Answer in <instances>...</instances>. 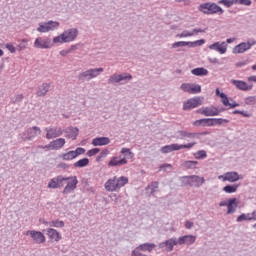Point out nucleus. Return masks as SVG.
Instances as JSON below:
<instances>
[{
    "mask_svg": "<svg viewBox=\"0 0 256 256\" xmlns=\"http://www.w3.org/2000/svg\"><path fill=\"white\" fill-rule=\"evenodd\" d=\"M198 11L203 13L204 15H215L219 13V15H223L225 11L219 5L213 2H205L198 6Z\"/></svg>",
    "mask_w": 256,
    "mask_h": 256,
    "instance_id": "obj_1",
    "label": "nucleus"
},
{
    "mask_svg": "<svg viewBox=\"0 0 256 256\" xmlns=\"http://www.w3.org/2000/svg\"><path fill=\"white\" fill-rule=\"evenodd\" d=\"M116 182H117V187L119 190V189H121V187H125V185H127V183H129V178H127L125 176H121L119 178H116Z\"/></svg>",
    "mask_w": 256,
    "mask_h": 256,
    "instance_id": "obj_34",
    "label": "nucleus"
},
{
    "mask_svg": "<svg viewBox=\"0 0 256 256\" xmlns=\"http://www.w3.org/2000/svg\"><path fill=\"white\" fill-rule=\"evenodd\" d=\"M197 113H200V115H205V117H217V115H219L217 107L215 106L200 108L197 110Z\"/></svg>",
    "mask_w": 256,
    "mask_h": 256,
    "instance_id": "obj_17",
    "label": "nucleus"
},
{
    "mask_svg": "<svg viewBox=\"0 0 256 256\" xmlns=\"http://www.w3.org/2000/svg\"><path fill=\"white\" fill-rule=\"evenodd\" d=\"M175 139H199V134L187 132L185 130H179L175 133Z\"/></svg>",
    "mask_w": 256,
    "mask_h": 256,
    "instance_id": "obj_19",
    "label": "nucleus"
},
{
    "mask_svg": "<svg viewBox=\"0 0 256 256\" xmlns=\"http://www.w3.org/2000/svg\"><path fill=\"white\" fill-rule=\"evenodd\" d=\"M200 105H203L200 97L191 98L183 103V111H190V109H195V107H199Z\"/></svg>",
    "mask_w": 256,
    "mask_h": 256,
    "instance_id": "obj_12",
    "label": "nucleus"
},
{
    "mask_svg": "<svg viewBox=\"0 0 256 256\" xmlns=\"http://www.w3.org/2000/svg\"><path fill=\"white\" fill-rule=\"evenodd\" d=\"M77 157L75 156V152L74 151H69L65 154L62 155V159L64 161H72V159H76Z\"/></svg>",
    "mask_w": 256,
    "mask_h": 256,
    "instance_id": "obj_38",
    "label": "nucleus"
},
{
    "mask_svg": "<svg viewBox=\"0 0 256 256\" xmlns=\"http://www.w3.org/2000/svg\"><path fill=\"white\" fill-rule=\"evenodd\" d=\"M69 53H71V50H62V51H60V55L62 57H67V55H69Z\"/></svg>",
    "mask_w": 256,
    "mask_h": 256,
    "instance_id": "obj_62",
    "label": "nucleus"
},
{
    "mask_svg": "<svg viewBox=\"0 0 256 256\" xmlns=\"http://www.w3.org/2000/svg\"><path fill=\"white\" fill-rule=\"evenodd\" d=\"M180 89L182 91H184L185 93H191V84L189 83H183L181 86H180Z\"/></svg>",
    "mask_w": 256,
    "mask_h": 256,
    "instance_id": "obj_51",
    "label": "nucleus"
},
{
    "mask_svg": "<svg viewBox=\"0 0 256 256\" xmlns=\"http://www.w3.org/2000/svg\"><path fill=\"white\" fill-rule=\"evenodd\" d=\"M175 245H179L178 240L175 238H170L168 240H165L164 242L159 243L158 247L159 249H166L168 253H171Z\"/></svg>",
    "mask_w": 256,
    "mask_h": 256,
    "instance_id": "obj_14",
    "label": "nucleus"
},
{
    "mask_svg": "<svg viewBox=\"0 0 256 256\" xmlns=\"http://www.w3.org/2000/svg\"><path fill=\"white\" fill-rule=\"evenodd\" d=\"M220 99H222V103L225 107H229L230 102H229V98L227 97V94L225 93H221L220 94Z\"/></svg>",
    "mask_w": 256,
    "mask_h": 256,
    "instance_id": "obj_49",
    "label": "nucleus"
},
{
    "mask_svg": "<svg viewBox=\"0 0 256 256\" xmlns=\"http://www.w3.org/2000/svg\"><path fill=\"white\" fill-rule=\"evenodd\" d=\"M34 46L37 49H51L53 47V44L51 43L50 38L43 39L39 37L35 40Z\"/></svg>",
    "mask_w": 256,
    "mask_h": 256,
    "instance_id": "obj_16",
    "label": "nucleus"
},
{
    "mask_svg": "<svg viewBox=\"0 0 256 256\" xmlns=\"http://www.w3.org/2000/svg\"><path fill=\"white\" fill-rule=\"evenodd\" d=\"M87 165H89V158H82L74 163V167L79 168L87 167Z\"/></svg>",
    "mask_w": 256,
    "mask_h": 256,
    "instance_id": "obj_36",
    "label": "nucleus"
},
{
    "mask_svg": "<svg viewBox=\"0 0 256 256\" xmlns=\"http://www.w3.org/2000/svg\"><path fill=\"white\" fill-rule=\"evenodd\" d=\"M197 165H199V162H197V161H185L183 164V166L186 169H196Z\"/></svg>",
    "mask_w": 256,
    "mask_h": 256,
    "instance_id": "obj_39",
    "label": "nucleus"
},
{
    "mask_svg": "<svg viewBox=\"0 0 256 256\" xmlns=\"http://www.w3.org/2000/svg\"><path fill=\"white\" fill-rule=\"evenodd\" d=\"M99 151H101V149H99V148H93L91 150H88L87 156L88 157H95V155H97V153H99Z\"/></svg>",
    "mask_w": 256,
    "mask_h": 256,
    "instance_id": "obj_54",
    "label": "nucleus"
},
{
    "mask_svg": "<svg viewBox=\"0 0 256 256\" xmlns=\"http://www.w3.org/2000/svg\"><path fill=\"white\" fill-rule=\"evenodd\" d=\"M47 27H49V31H55V29H58L60 23L57 21L50 20L46 22Z\"/></svg>",
    "mask_w": 256,
    "mask_h": 256,
    "instance_id": "obj_42",
    "label": "nucleus"
},
{
    "mask_svg": "<svg viewBox=\"0 0 256 256\" xmlns=\"http://www.w3.org/2000/svg\"><path fill=\"white\" fill-rule=\"evenodd\" d=\"M49 89H51V84H49V83L42 84L38 88L37 96L38 97H45L47 95V93H49Z\"/></svg>",
    "mask_w": 256,
    "mask_h": 256,
    "instance_id": "obj_30",
    "label": "nucleus"
},
{
    "mask_svg": "<svg viewBox=\"0 0 256 256\" xmlns=\"http://www.w3.org/2000/svg\"><path fill=\"white\" fill-rule=\"evenodd\" d=\"M205 45V39L196 40L194 42L179 41L172 44V49H178V47H201Z\"/></svg>",
    "mask_w": 256,
    "mask_h": 256,
    "instance_id": "obj_8",
    "label": "nucleus"
},
{
    "mask_svg": "<svg viewBox=\"0 0 256 256\" xmlns=\"http://www.w3.org/2000/svg\"><path fill=\"white\" fill-rule=\"evenodd\" d=\"M6 49H8L10 53H15V51H17V48H15V46H13L12 44H6Z\"/></svg>",
    "mask_w": 256,
    "mask_h": 256,
    "instance_id": "obj_60",
    "label": "nucleus"
},
{
    "mask_svg": "<svg viewBox=\"0 0 256 256\" xmlns=\"http://www.w3.org/2000/svg\"><path fill=\"white\" fill-rule=\"evenodd\" d=\"M207 118H203V119H200V120H196L194 122V125H196V127H199L202 125V127H207Z\"/></svg>",
    "mask_w": 256,
    "mask_h": 256,
    "instance_id": "obj_52",
    "label": "nucleus"
},
{
    "mask_svg": "<svg viewBox=\"0 0 256 256\" xmlns=\"http://www.w3.org/2000/svg\"><path fill=\"white\" fill-rule=\"evenodd\" d=\"M46 139H56V137H61L63 135V129L61 127H50L45 128Z\"/></svg>",
    "mask_w": 256,
    "mask_h": 256,
    "instance_id": "obj_15",
    "label": "nucleus"
},
{
    "mask_svg": "<svg viewBox=\"0 0 256 256\" xmlns=\"http://www.w3.org/2000/svg\"><path fill=\"white\" fill-rule=\"evenodd\" d=\"M180 181L184 187H196L199 189L203 183H205V178L198 175L182 176Z\"/></svg>",
    "mask_w": 256,
    "mask_h": 256,
    "instance_id": "obj_3",
    "label": "nucleus"
},
{
    "mask_svg": "<svg viewBox=\"0 0 256 256\" xmlns=\"http://www.w3.org/2000/svg\"><path fill=\"white\" fill-rule=\"evenodd\" d=\"M197 93H201V85H199V84H191V86H190V94L197 95Z\"/></svg>",
    "mask_w": 256,
    "mask_h": 256,
    "instance_id": "obj_40",
    "label": "nucleus"
},
{
    "mask_svg": "<svg viewBox=\"0 0 256 256\" xmlns=\"http://www.w3.org/2000/svg\"><path fill=\"white\" fill-rule=\"evenodd\" d=\"M233 115H242V117H251V114L249 112L241 111V110H234Z\"/></svg>",
    "mask_w": 256,
    "mask_h": 256,
    "instance_id": "obj_53",
    "label": "nucleus"
},
{
    "mask_svg": "<svg viewBox=\"0 0 256 256\" xmlns=\"http://www.w3.org/2000/svg\"><path fill=\"white\" fill-rule=\"evenodd\" d=\"M65 177L63 176H57L55 178H52L50 182L48 183L49 189H61L63 187V182L65 181Z\"/></svg>",
    "mask_w": 256,
    "mask_h": 256,
    "instance_id": "obj_20",
    "label": "nucleus"
},
{
    "mask_svg": "<svg viewBox=\"0 0 256 256\" xmlns=\"http://www.w3.org/2000/svg\"><path fill=\"white\" fill-rule=\"evenodd\" d=\"M219 5H224L225 7H233V5H237V0H220L218 1Z\"/></svg>",
    "mask_w": 256,
    "mask_h": 256,
    "instance_id": "obj_37",
    "label": "nucleus"
},
{
    "mask_svg": "<svg viewBox=\"0 0 256 256\" xmlns=\"http://www.w3.org/2000/svg\"><path fill=\"white\" fill-rule=\"evenodd\" d=\"M196 237L193 235H185L178 238L179 245H193L196 241Z\"/></svg>",
    "mask_w": 256,
    "mask_h": 256,
    "instance_id": "obj_22",
    "label": "nucleus"
},
{
    "mask_svg": "<svg viewBox=\"0 0 256 256\" xmlns=\"http://www.w3.org/2000/svg\"><path fill=\"white\" fill-rule=\"evenodd\" d=\"M195 145H197V142H191L188 144H178V151H181V149H193V147H195Z\"/></svg>",
    "mask_w": 256,
    "mask_h": 256,
    "instance_id": "obj_43",
    "label": "nucleus"
},
{
    "mask_svg": "<svg viewBox=\"0 0 256 256\" xmlns=\"http://www.w3.org/2000/svg\"><path fill=\"white\" fill-rule=\"evenodd\" d=\"M106 191H119V187L117 186V176H114V178L109 179L105 185H104Z\"/></svg>",
    "mask_w": 256,
    "mask_h": 256,
    "instance_id": "obj_25",
    "label": "nucleus"
},
{
    "mask_svg": "<svg viewBox=\"0 0 256 256\" xmlns=\"http://www.w3.org/2000/svg\"><path fill=\"white\" fill-rule=\"evenodd\" d=\"M173 151H179V144L166 145L161 148V153H173Z\"/></svg>",
    "mask_w": 256,
    "mask_h": 256,
    "instance_id": "obj_33",
    "label": "nucleus"
},
{
    "mask_svg": "<svg viewBox=\"0 0 256 256\" xmlns=\"http://www.w3.org/2000/svg\"><path fill=\"white\" fill-rule=\"evenodd\" d=\"M25 235L31 236V239H33L34 243H37L38 245L45 243V235L42 232L36 230H28L26 231Z\"/></svg>",
    "mask_w": 256,
    "mask_h": 256,
    "instance_id": "obj_11",
    "label": "nucleus"
},
{
    "mask_svg": "<svg viewBox=\"0 0 256 256\" xmlns=\"http://www.w3.org/2000/svg\"><path fill=\"white\" fill-rule=\"evenodd\" d=\"M231 83L234 84L240 91H251L253 86H249L247 82L241 80H231Z\"/></svg>",
    "mask_w": 256,
    "mask_h": 256,
    "instance_id": "obj_24",
    "label": "nucleus"
},
{
    "mask_svg": "<svg viewBox=\"0 0 256 256\" xmlns=\"http://www.w3.org/2000/svg\"><path fill=\"white\" fill-rule=\"evenodd\" d=\"M192 75H196V77H205L209 75V71L203 67L194 68L191 70Z\"/></svg>",
    "mask_w": 256,
    "mask_h": 256,
    "instance_id": "obj_32",
    "label": "nucleus"
},
{
    "mask_svg": "<svg viewBox=\"0 0 256 256\" xmlns=\"http://www.w3.org/2000/svg\"><path fill=\"white\" fill-rule=\"evenodd\" d=\"M27 48V39H23L22 42L16 47V51H23Z\"/></svg>",
    "mask_w": 256,
    "mask_h": 256,
    "instance_id": "obj_50",
    "label": "nucleus"
},
{
    "mask_svg": "<svg viewBox=\"0 0 256 256\" xmlns=\"http://www.w3.org/2000/svg\"><path fill=\"white\" fill-rule=\"evenodd\" d=\"M215 125H223V123H229V120L223 118H214Z\"/></svg>",
    "mask_w": 256,
    "mask_h": 256,
    "instance_id": "obj_56",
    "label": "nucleus"
},
{
    "mask_svg": "<svg viewBox=\"0 0 256 256\" xmlns=\"http://www.w3.org/2000/svg\"><path fill=\"white\" fill-rule=\"evenodd\" d=\"M193 222H191V221H186L185 222V227H186V229H193Z\"/></svg>",
    "mask_w": 256,
    "mask_h": 256,
    "instance_id": "obj_61",
    "label": "nucleus"
},
{
    "mask_svg": "<svg viewBox=\"0 0 256 256\" xmlns=\"http://www.w3.org/2000/svg\"><path fill=\"white\" fill-rule=\"evenodd\" d=\"M49 227L63 228L65 227V222L61 220H53L49 222Z\"/></svg>",
    "mask_w": 256,
    "mask_h": 256,
    "instance_id": "obj_41",
    "label": "nucleus"
},
{
    "mask_svg": "<svg viewBox=\"0 0 256 256\" xmlns=\"http://www.w3.org/2000/svg\"><path fill=\"white\" fill-rule=\"evenodd\" d=\"M207 31V28L201 29V28H195L192 31L184 30L182 33L177 34V37H193V35L197 33H205Z\"/></svg>",
    "mask_w": 256,
    "mask_h": 256,
    "instance_id": "obj_27",
    "label": "nucleus"
},
{
    "mask_svg": "<svg viewBox=\"0 0 256 256\" xmlns=\"http://www.w3.org/2000/svg\"><path fill=\"white\" fill-rule=\"evenodd\" d=\"M238 205H239V202H237V198H230L228 200L227 215H231L232 213H235L237 211Z\"/></svg>",
    "mask_w": 256,
    "mask_h": 256,
    "instance_id": "obj_28",
    "label": "nucleus"
},
{
    "mask_svg": "<svg viewBox=\"0 0 256 256\" xmlns=\"http://www.w3.org/2000/svg\"><path fill=\"white\" fill-rule=\"evenodd\" d=\"M41 135V128L34 126L32 128H28L24 133L21 134L23 141H33L35 137Z\"/></svg>",
    "mask_w": 256,
    "mask_h": 256,
    "instance_id": "obj_6",
    "label": "nucleus"
},
{
    "mask_svg": "<svg viewBox=\"0 0 256 256\" xmlns=\"http://www.w3.org/2000/svg\"><path fill=\"white\" fill-rule=\"evenodd\" d=\"M208 49L212 51H217L220 55H225L227 53V42H215L208 46Z\"/></svg>",
    "mask_w": 256,
    "mask_h": 256,
    "instance_id": "obj_18",
    "label": "nucleus"
},
{
    "mask_svg": "<svg viewBox=\"0 0 256 256\" xmlns=\"http://www.w3.org/2000/svg\"><path fill=\"white\" fill-rule=\"evenodd\" d=\"M65 139L64 138H58L52 142H50L46 146H39L40 149H50L51 151H58V149H63L65 147Z\"/></svg>",
    "mask_w": 256,
    "mask_h": 256,
    "instance_id": "obj_10",
    "label": "nucleus"
},
{
    "mask_svg": "<svg viewBox=\"0 0 256 256\" xmlns=\"http://www.w3.org/2000/svg\"><path fill=\"white\" fill-rule=\"evenodd\" d=\"M77 35H79V30H77V28H70L64 31L60 36L54 37L53 43H71V41L77 39Z\"/></svg>",
    "mask_w": 256,
    "mask_h": 256,
    "instance_id": "obj_2",
    "label": "nucleus"
},
{
    "mask_svg": "<svg viewBox=\"0 0 256 256\" xmlns=\"http://www.w3.org/2000/svg\"><path fill=\"white\" fill-rule=\"evenodd\" d=\"M251 0H236V5H245L246 7H250Z\"/></svg>",
    "mask_w": 256,
    "mask_h": 256,
    "instance_id": "obj_55",
    "label": "nucleus"
},
{
    "mask_svg": "<svg viewBox=\"0 0 256 256\" xmlns=\"http://www.w3.org/2000/svg\"><path fill=\"white\" fill-rule=\"evenodd\" d=\"M122 155H125V157H131L133 153L131 152V149L129 148H122L121 149Z\"/></svg>",
    "mask_w": 256,
    "mask_h": 256,
    "instance_id": "obj_57",
    "label": "nucleus"
},
{
    "mask_svg": "<svg viewBox=\"0 0 256 256\" xmlns=\"http://www.w3.org/2000/svg\"><path fill=\"white\" fill-rule=\"evenodd\" d=\"M123 165H127V158H121L114 156L108 163V167H121Z\"/></svg>",
    "mask_w": 256,
    "mask_h": 256,
    "instance_id": "obj_21",
    "label": "nucleus"
},
{
    "mask_svg": "<svg viewBox=\"0 0 256 256\" xmlns=\"http://www.w3.org/2000/svg\"><path fill=\"white\" fill-rule=\"evenodd\" d=\"M159 188V182H152L150 185V189H158Z\"/></svg>",
    "mask_w": 256,
    "mask_h": 256,
    "instance_id": "obj_63",
    "label": "nucleus"
},
{
    "mask_svg": "<svg viewBox=\"0 0 256 256\" xmlns=\"http://www.w3.org/2000/svg\"><path fill=\"white\" fill-rule=\"evenodd\" d=\"M24 96L23 94H18L16 96H14L13 98H11V103L12 105H15L17 103H21V101H23Z\"/></svg>",
    "mask_w": 256,
    "mask_h": 256,
    "instance_id": "obj_45",
    "label": "nucleus"
},
{
    "mask_svg": "<svg viewBox=\"0 0 256 256\" xmlns=\"http://www.w3.org/2000/svg\"><path fill=\"white\" fill-rule=\"evenodd\" d=\"M63 133H66V137L68 139H73V141H75V139H77V135H79V128L71 126L64 129Z\"/></svg>",
    "mask_w": 256,
    "mask_h": 256,
    "instance_id": "obj_23",
    "label": "nucleus"
},
{
    "mask_svg": "<svg viewBox=\"0 0 256 256\" xmlns=\"http://www.w3.org/2000/svg\"><path fill=\"white\" fill-rule=\"evenodd\" d=\"M111 140L109 137H96L92 140V145L94 147H103V145H109Z\"/></svg>",
    "mask_w": 256,
    "mask_h": 256,
    "instance_id": "obj_26",
    "label": "nucleus"
},
{
    "mask_svg": "<svg viewBox=\"0 0 256 256\" xmlns=\"http://www.w3.org/2000/svg\"><path fill=\"white\" fill-rule=\"evenodd\" d=\"M49 27L47 26V22L44 24H39V27L37 28V31L39 33H49Z\"/></svg>",
    "mask_w": 256,
    "mask_h": 256,
    "instance_id": "obj_44",
    "label": "nucleus"
},
{
    "mask_svg": "<svg viewBox=\"0 0 256 256\" xmlns=\"http://www.w3.org/2000/svg\"><path fill=\"white\" fill-rule=\"evenodd\" d=\"M237 189H239V184H234V185H226L224 188H223V191L225 193H236L237 192Z\"/></svg>",
    "mask_w": 256,
    "mask_h": 256,
    "instance_id": "obj_35",
    "label": "nucleus"
},
{
    "mask_svg": "<svg viewBox=\"0 0 256 256\" xmlns=\"http://www.w3.org/2000/svg\"><path fill=\"white\" fill-rule=\"evenodd\" d=\"M85 153V148H77L76 150H74V155L75 157H79V155H83Z\"/></svg>",
    "mask_w": 256,
    "mask_h": 256,
    "instance_id": "obj_58",
    "label": "nucleus"
},
{
    "mask_svg": "<svg viewBox=\"0 0 256 256\" xmlns=\"http://www.w3.org/2000/svg\"><path fill=\"white\" fill-rule=\"evenodd\" d=\"M155 247L157 246L154 243H144L136 247L134 251H138V252L148 251V253H151V251H153Z\"/></svg>",
    "mask_w": 256,
    "mask_h": 256,
    "instance_id": "obj_29",
    "label": "nucleus"
},
{
    "mask_svg": "<svg viewBox=\"0 0 256 256\" xmlns=\"http://www.w3.org/2000/svg\"><path fill=\"white\" fill-rule=\"evenodd\" d=\"M243 221H251L250 214H241L237 217L238 223H243Z\"/></svg>",
    "mask_w": 256,
    "mask_h": 256,
    "instance_id": "obj_47",
    "label": "nucleus"
},
{
    "mask_svg": "<svg viewBox=\"0 0 256 256\" xmlns=\"http://www.w3.org/2000/svg\"><path fill=\"white\" fill-rule=\"evenodd\" d=\"M218 179H222L223 181H229V183H235L239 181V179H243L237 172H226L224 175L218 176Z\"/></svg>",
    "mask_w": 256,
    "mask_h": 256,
    "instance_id": "obj_13",
    "label": "nucleus"
},
{
    "mask_svg": "<svg viewBox=\"0 0 256 256\" xmlns=\"http://www.w3.org/2000/svg\"><path fill=\"white\" fill-rule=\"evenodd\" d=\"M244 103L245 105H256V96H250L245 98Z\"/></svg>",
    "mask_w": 256,
    "mask_h": 256,
    "instance_id": "obj_48",
    "label": "nucleus"
},
{
    "mask_svg": "<svg viewBox=\"0 0 256 256\" xmlns=\"http://www.w3.org/2000/svg\"><path fill=\"white\" fill-rule=\"evenodd\" d=\"M204 121L207 123V127L215 126V118H206Z\"/></svg>",
    "mask_w": 256,
    "mask_h": 256,
    "instance_id": "obj_59",
    "label": "nucleus"
},
{
    "mask_svg": "<svg viewBox=\"0 0 256 256\" xmlns=\"http://www.w3.org/2000/svg\"><path fill=\"white\" fill-rule=\"evenodd\" d=\"M46 233L52 241H61V234L53 228L47 229Z\"/></svg>",
    "mask_w": 256,
    "mask_h": 256,
    "instance_id": "obj_31",
    "label": "nucleus"
},
{
    "mask_svg": "<svg viewBox=\"0 0 256 256\" xmlns=\"http://www.w3.org/2000/svg\"><path fill=\"white\" fill-rule=\"evenodd\" d=\"M133 79V76L129 73H122V74H112L108 79L109 85H115L119 83L120 85H127L129 81Z\"/></svg>",
    "mask_w": 256,
    "mask_h": 256,
    "instance_id": "obj_4",
    "label": "nucleus"
},
{
    "mask_svg": "<svg viewBox=\"0 0 256 256\" xmlns=\"http://www.w3.org/2000/svg\"><path fill=\"white\" fill-rule=\"evenodd\" d=\"M250 215V221H256V211L253 212V214H249Z\"/></svg>",
    "mask_w": 256,
    "mask_h": 256,
    "instance_id": "obj_64",
    "label": "nucleus"
},
{
    "mask_svg": "<svg viewBox=\"0 0 256 256\" xmlns=\"http://www.w3.org/2000/svg\"><path fill=\"white\" fill-rule=\"evenodd\" d=\"M195 159H205L207 158V152L205 150H200L194 154Z\"/></svg>",
    "mask_w": 256,
    "mask_h": 256,
    "instance_id": "obj_46",
    "label": "nucleus"
},
{
    "mask_svg": "<svg viewBox=\"0 0 256 256\" xmlns=\"http://www.w3.org/2000/svg\"><path fill=\"white\" fill-rule=\"evenodd\" d=\"M255 44H256L255 40H249L248 42H242L233 48L232 53H234V55H237L239 53H245V51H249V49H251V47H253V45H255Z\"/></svg>",
    "mask_w": 256,
    "mask_h": 256,
    "instance_id": "obj_9",
    "label": "nucleus"
},
{
    "mask_svg": "<svg viewBox=\"0 0 256 256\" xmlns=\"http://www.w3.org/2000/svg\"><path fill=\"white\" fill-rule=\"evenodd\" d=\"M64 179H65L64 181H68V182L63 190V194L69 195V193L77 189V183H79V181L77 180V176L64 177Z\"/></svg>",
    "mask_w": 256,
    "mask_h": 256,
    "instance_id": "obj_7",
    "label": "nucleus"
},
{
    "mask_svg": "<svg viewBox=\"0 0 256 256\" xmlns=\"http://www.w3.org/2000/svg\"><path fill=\"white\" fill-rule=\"evenodd\" d=\"M103 68H91L84 72H81L78 75L79 81L85 83V81H91V79H95V77H99L100 73H103Z\"/></svg>",
    "mask_w": 256,
    "mask_h": 256,
    "instance_id": "obj_5",
    "label": "nucleus"
}]
</instances>
